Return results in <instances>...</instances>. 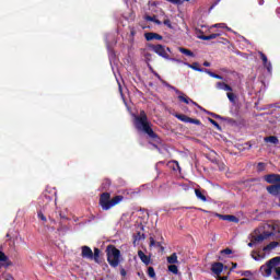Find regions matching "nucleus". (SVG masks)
Masks as SVG:
<instances>
[{"label":"nucleus","instance_id":"obj_61","mask_svg":"<svg viewBox=\"0 0 280 280\" xmlns=\"http://www.w3.org/2000/svg\"><path fill=\"white\" fill-rule=\"evenodd\" d=\"M220 1H222V0H217V3H220Z\"/></svg>","mask_w":280,"mask_h":280},{"label":"nucleus","instance_id":"obj_37","mask_svg":"<svg viewBox=\"0 0 280 280\" xmlns=\"http://www.w3.org/2000/svg\"><path fill=\"white\" fill-rule=\"evenodd\" d=\"M2 279H4V280H14V277L11 273H8V272L4 271L2 273Z\"/></svg>","mask_w":280,"mask_h":280},{"label":"nucleus","instance_id":"obj_28","mask_svg":"<svg viewBox=\"0 0 280 280\" xmlns=\"http://www.w3.org/2000/svg\"><path fill=\"white\" fill-rule=\"evenodd\" d=\"M273 279L280 280V265L273 267Z\"/></svg>","mask_w":280,"mask_h":280},{"label":"nucleus","instance_id":"obj_1","mask_svg":"<svg viewBox=\"0 0 280 280\" xmlns=\"http://www.w3.org/2000/svg\"><path fill=\"white\" fill-rule=\"evenodd\" d=\"M262 229L264 231L261 234H255L252 236V240L248 243L249 248H253V246H256V244H261L264 240H268V237L271 235H277V233H280V221H270L265 223Z\"/></svg>","mask_w":280,"mask_h":280},{"label":"nucleus","instance_id":"obj_27","mask_svg":"<svg viewBox=\"0 0 280 280\" xmlns=\"http://www.w3.org/2000/svg\"><path fill=\"white\" fill-rule=\"evenodd\" d=\"M175 117L179 119V121H184V124H188L189 117L183 114H176Z\"/></svg>","mask_w":280,"mask_h":280},{"label":"nucleus","instance_id":"obj_44","mask_svg":"<svg viewBox=\"0 0 280 280\" xmlns=\"http://www.w3.org/2000/svg\"><path fill=\"white\" fill-rule=\"evenodd\" d=\"M265 168H266V164L264 162H259L258 163V172H264Z\"/></svg>","mask_w":280,"mask_h":280},{"label":"nucleus","instance_id":"obj_14","mask_svg":"<svg viewBox=\"0 0 280 280\" xmlns=\"http://www.w3.org/2000/svg\"><path fill=\"white\" fill-rule=\"evenodd\" d=\"M144 38L145 40H162L163 36L158 33H145Z\"/></svg>","mask_w":280,"mask_h":280},{"label":"nucleus","instance_id":"obj_36","mask_svg":"<svg viewBox=\"0 0 280 280\" xmlns=\"http://www.w3.org/2000/svg\"><path fill=\"white\" fill-rule=\"evenodd\" d=\"M238 275H241V277H253V271L250 270L240 271Z\"/></svg>","mask_w":280,"mask_h":280},{"label":"nucleus","instance_id":"obj_5","mask_svg":"<svg viewBox=\"0 0 280 280\" xmlns=\"http://www.w3.org/2000/svg\"><path fill=\"white\" fill-rule=\"evenodd\" d=\"M163 86H166L171 91H174L176 95H178V100L180 102H184V104H192L194 106H197L200 110H202V107L198 105V103L194 102L191 98L187 97L183 92H180L178 89H176L174 85L167 83L166 81H162Z\"/></svg>","mask_w":280,"mask_h":280},{"label":"nucleus","instance_id":"obj_39","mask_svg":"<svg viewBox=\"0 0 280 280\" xmlns=\"http://www.w3.org/2000/svg\"><path fill=\"white\" fill-rule=\"evenodd\" d=\"M188 124H195V126H200V120L199 119H194L188 117Z\"/></svg>","mask_w":280,"mask_h":280},{"label":"nucleus","instance_id":"obj_58","mask_svg":"<svg viewBox=\"0 0 280 280\" xmlns=\"http://www.w3.org/2000/svg\"><path fill=\"white\" fill-rule=\"evenodd\" d=\"M118 86H119V89L121 90V84H120V83H118Z\"/></svg>","mask_w":280,"mask_h":280},{"label":"nucleus","instance_id":"obj_51","mask_svg":"<svg viewBox=\"0 0 280 280\" xmlns=\"http://www.w3.org/2000/svg\"><path fill=\"white\" fill-rule=\"evenodd\" d=\"M214 79H215V80H224V78H223L222 75H219V74H217V75L214 77Z\"/></svg>","mask_w":280,"mask_h":280},{"label":"nucleus","instance_id":"obj_42","mask_svg":"<svg viewBox=\"0 0 280 280\" xmlns=\"http://www.w3.org/2000/svg\"><path fill=\"white\" fill-rule=\"evenodd\" d=\"M173 163H174V167H173V170H174V172H180V165L178 164V161H173Z\"/></svg>","mask_w":280,"mask_h":280},{"label":"nucleus","instance_id":"obj_41","mask_svg":"<svg viewBox=\"0 0 280 280\" xmlns=\"http://www.w3.org/2000/svg\"><path fill=\"white\" fill-rule=\"evenodd\" d=\"M203 73H207L208 75H210V78H217L215 77L217 74L214 72H212L211 70H209V69H205Z\"/></svg>","mask_w":280,"mask_h":280},{"label":"nucleus","instance_id":"obj_30","mask_svg":"<svg viewBox=\"0 0 280 280\" xmlns=\"http://www.w3.org/2000/svg\"><path fill=\"white\" fill-rule=\"evenodd\" d=\"M148 276L151 278V279H154L156 277V272L154 271V267H149L148 268Z\"/></svg>","mask_w":280,"mask_h":280},{"label":"nucleus","instance_id":"obj_62","mask_svg":"<svg viewBox=\"0 0 280 280\" xmlns=\"http://www.w3.org/2000/svg\"><path fill=\"white\" fill-rule=\"evenodd\" d=\"M125 3H128V0H124Z\"/></svg>","mask_w":280,"mask_h":280},{"label":"nucleus","instance_id":"obj_48","mask_svg":"<svg viewBox=\"0 0 280 280\" xmlns=\"http://www.w3.org/2000/svg\"><path fill=\"white\" fill-rule=\"evenodd\" d=\"M106 187H110V180L106 179L105 183H103V189H106Z\"/></svg>","mask_w":280,"mask_h":280},{"label":"nucleus","instance_id":"obj_29","mask_svg":"<svg viewBox=\"0 0 280 280\" xmlns=\"http://www.w3.org/2000/svg\"><path fill=\"white\" fill-rule=\"evenodd\" d=\"M252 258H253L255 261H261V260L264 259V256L257 254V252H252Z\"/></svg>","mask_w":280,"mask_h":280},{"label":"nucleus","instance_id":"obj_24","mask_svg":"<svg viewBox=\"0 0 280 280\" xmlns=\"http://www.w3.org/2000/svg\"><path fill=\"white\" fill-rule=\"evenodd\" d=\"M167 264H178V256L176 253H173L171 256L167 257Z\"/></svg>","mask_w":280,"mask_h":280},{"label":"nucleus","instance_id":"obj_54","mask_svg":"<svg viewBox=\"0 0 280 280\" xmlns=\"http://www.w3.org/2000/svg\"><path fill=\"white\" fill-rule=\"evenodd\" d=\"M156 25H161V21L160 20H158L156 18H155V22H154Z\"/></svg>","mask_w":280,"mask_h":280},{"label":"nucleus","instance_id":"obj_22","mask_svg":"<svg viewBox=\"0 0 280 280\" xmlns=\"http://www.w3.org/2000/svg\"><path fill=\"white\" fill-rule=\"evenodd\" d=\"M211 117H213L214 119H221V121H229V124H231V121H233V119L229 118V117H222L218 114L214 113H210Z\"/></svg>","mask_w":280,"mask_h":280},{"label":"nucleus","instance_id":"obj_20","mask_svg":"<svg viewBox=\"0 0 280 280\" xmlns=\"http://www.w3.org/2000/svg\"><path fill=\"white\" fill-rule=\"evenodd\" d=\"M218 36H220V34H211V35H201L199 36L200 40H213L214 38H218Z\"/></svg>","mask_w":280,"mask_h":280},{"label":"nucleus","instance_id":"obj_55","mask_svg":"<svg viewBox=\"0 0 280 280\" xmlns=\"http://www.w3.org/2000/svg\"><path fill=\"white\" fill-rule=\"evenodd\" d=\"M155 78H158L161 82L163 81V79H161V75H159V73H155Z\"/></svg>","mask_w":280,"mask_h":280},{"label":"nucleus","instance_id":"obj_2","mask_svg":"<svg viewBox=\"0 0 280 280\" xmlns=\"http://www.w3.org/2000/svg\"><path fill=\"white\" fill-rule=\"evenodd\" d=\"M133 126L139 132L148 135L150 139H154L156 143H160L161 138L150 127V121H148V115L144 110H141L139 116L133 115Z\"/></svg>","mask_w":280,"mask_h":280},{"label":"nucleus","instance_id":"obj_57","mask_svg":"<svg viewBox=\"0 0 280 280\" xmlns=\"http://www.w3.org/2000/svg\"><path fill=\"white\" fill-rule=\"evenodd\" d=\"M276 13H277V14H280V8H278V9L276 10Z\"/></svg>","mask_w":280,"mask_h":280},{"label":"nucleus","instance_id":"obj_45","mask_svg":"<svg viewBox=\"0 0 280 280\" xmlns=\"http://www.w3.org/2000/svg\"><path fill=\"white\" fill-rule=\"evenodd\" d=\"M221 254L222 255H232L233 250H231V248H225V249L221 250Z\"/></svg>","mask_w":280,"mask_h":280},{"label":"nucleus","instance_id":"obj_56","mask_svg":"<svg viewBox=\"0 0 280 280\" xmlns=\"http://www.w3.org/2000/svg\"><path fill=\"white\" fill-rule=\"evenodd\" d=\"M259 5H264V0H259Z\"/></svg>","mask_w":280,"mask_h":280},{"label":"nucleus","instance_id":"obj_19","mask_svg":"<svg viewBox=\"0 0 280 280\" xmlns=\"http://www.w3.org/2000/svg\"><path fill=\"white\" fill-rule=\"evenodd\" d=\"M54 200V198H51V196H48L47 194H45L42 199H39V207H43V205H49V202H51Z\"/></svg>","mask_w":280,"mask_h":280},{"label":"nucleus","instance_id":"obj_50","mask_svg":"<svg viewBox=\"0 0 280 280\" xmlns=\"http://www.w3.org/2000/svg\"><path fill=\"white\" fill-rule=\"evenodd\" d=\"M120 275H121V277H126V275H127L126 269L121 268L120 269Z\"/></svg>","mask_w":280,"mask_h":280},{"label":"nucleus","instance_id":"obj_40","mask_svg":"<svg viewBox=\"0 0 280 280\" xmlns=\"http://www.w3.org/2000/svg\"><path fill=\"white\" fill-rule=\"evenodd\" d=\"M37 215H38L39 220H42L43 222H47V218L45 217V214H43V210H39Z\"/></svg>","mask_w":280,"mask_h":280},{"label":"nucleus","instance_id":"obj_53","mask_svg":"<svg viewBox=\"0 0 280 280\" xmlns=\"http://www.w3.org/2000/svg\"><path fill=\"white\" fill-rule=\"evenodd\" d=\"M203 67H211V62L205 61V62H203Z\"/></svg>","mask_w":280,"mask_h":280},{"label":"nucleus","instance_id":"obj_4","mask_svg":"<svg viewBox=\"0 0 280 280\" xmlns=\"http://www.w3.org/2000/svg\"><path fill=\"white\" fill-rule=\"evenodd\" d=\"M121 252L116 247L107 248V261L112 268H117L121 264Z\"/></svg>","mask_w":280,"mask_h":280},{"label":"nucleus","instance_id":"obj_6","mask_svg":"<svg viewBox=\"0 0 280 280\" xmlns=\"http://www.w3.org/2000/svg\"><path fill=\"white\" fill-rule=\"evenodd\" d=\"M276 266H280V257L271 258L267 264L260 267V273L262 277H270L272 275Z\"/></svg>","mask_w":280,"mask_h":280},{"label":"nucleus","instance_id":"obj_33","mask_svg":"<svg viewBox=\"0 0 280 280\" xmlns=\"http://www.w3.org/2000/svg\"><path fill=\"white\" fill-rule=\"evenodd\" d=\"M93 259L96 262L100 261V248H94Z\"/></svg>","mask_w":280,"mask_h":280},{"label":"nucleus","instance_id":"obj_49","mask_svg":"<svg viewBox=\"0 0 280 280\" xmlns=\"http://www.w3.org/2000/svg\"><path fill=\"white\" fill-rule=\"evenodd\" d=\"M164 25H166V27L172 28V22L170 20H164Z\"/></svg>","mask_w":280,"mask_h":280},{"label":"nucleus","instance_id":"obj_23","mask_svg":"<svg viewBox=\"0 0 280 280\" xmlns=\"http://www.w3.org/2000/svg\"><path fill=\"white\" fill-rule=\"evenodd\" d=\"M178 50L180 51V54H184V56H188L189 58H194V52L189 49H186L184 47H179Z\"/></svg>","mask_w":280,"mask_h":280},{"label":"nucleus","instance_id":"obj_21","mask_svg":"<svg viewBox=\"0 0 280 280\" xmlns=\"http://www.w3.org/2000/svg\"><path fill=\"white\" fill-rule=\"evenodd\" d=\"M265 142L273 143V145H277V143H279V138H277L276 136L266 137Z\"/></svg>","mask_w":280,"mask_h":280},{"label":"nucleus","instance_id":"obj_18","mask_svg":"<svg viewBox=\"0 0 280 280\" xmlns=\"http://www.w3.org/2000/svg\"><path fill=\"white\" fill-rule=\"evenodd\" d=\"M215 89H218L219 91H233V88L224 82H218L215 84Z\"/></svg>","mask_w":280,"mask_h":280},{"label":"nucleus","instance_id":"obj_60","mask_svg":"<svg viewBox=\"0 0 280 280\" xmlns=\"http://www.w3.org/2000/svg\"><path fill=\"white\" fill-rule=\"evenodd\" d=\"M110 40H113V35L109 36Z\"/></svg>","mask_w":280,"mask_h":280},{"label":"nucleus","instance_id":"obj_10","mask_svg":"<svg viewBox=\"0 0 280 280\" xmlns=\"http://www.w3.org/2000/svg\"><path fill=\"white\" fill-rule=\"evenodd\" d=\"M81 257H83V259H90L92 261L93 259V249H91V247L89 246H82L81 247Z\"/></svg>","mask_w":280,"mask_h":280},{"label":"nucleus","instance_id":"obj_35","mask_svg":"<svg viewBox=\"0 0 280 280\" xmlns=\"http://www.w3.org/2000/svg\"><path fill=\"white\" fill-rule=\"evenodd\" d=\"M208 121H210V124H212V126H214V128H217V130H222V127H220L218 121H215L214 119L209 118Z\"/></svg>","mask_w":280,"mask_h":280},{"label":"nucleus","instance_id":"obj_9","mask_svg":"<svg viewBox=\"0 0 280 280\" xmlns=\"http://www.w3.org/2000/svg\"><path fill=\"white\" fill-rule=\"evenodd\" d=\"M264 179L266 180V183H269V185H275V183H278V185H280V175L279 174L265 175Z\"/></svg>","mask_w":280,"mask_h":280},{"label":"nucleus","instance_id":"obj_16","mask_svg":"<svg viewBox=\"0 0 280 280\" xmlns=\"http://www.w3.org/2000/svg\"><path fill=\"white\" fill-rule=\"evenodd\" d=\"M138 257L145 266H150V256L145 255L143 250L138 252Z\"/></svg>","mask_w":280,"mask_h":280},{"label":"nucleus","instance_id":"obj_59","mask_svg":"<svg viewBox=\"0 0 280 280\" xmlns=\"http://www.w3.org/2000/svg\"><path fill=\"white\" fill-rule=\"evenodd\" d=\"M118 86H119V89L121 90V84H120V83H118Z\"/></svg>","mask_w":280,"mask_h":280},{"label":"nucleus","instance_id":"obj_63","mask_svg":"<svg viewBox=\"0 0 280 280\" xmlns=\"http://www.w3.org/2000/svg\"><path fill=\"white\" fill-rule=\"evenodd\" d=\"M184 1H189V0H184Z\"/></svg>","mask_w":280,"mask_h":280},{"label":"nucleus","instance_id":"obj_3","mask_svg":"<svg viewBox=\"0 0 280 280\" xmlns=\"http://www.w3.org/2000/svg\"><path fill=\"white\" fill-rule=\"evenodd\" d=\"M124 200V196L118 195L110 199V192H103L100 198V205L103 211H108V209H113L116 205H119Z\"/></svg>","mask_w":280,"mask_h":280},{"label":"nucleus","instance_id":"obj_15","mask_svg":"<svg viewBox=\"0 0 280 280\" xmlns=\"http://www.w3.org/2000/svg\"><path fill=\"white\" fill-rule=\"evenodd\" d=\"M185 67H188V69H192L194 71H198L199 73H205V69L198 67V62L189 63V62H183Z\"/></svg>","mask_w":280,"mask_h":280},{"label":"nucleus","instance_id":"obj_34","mask_svg":"<svg viewBox=\"0 0 280 280\" xmlns=\"http://www.w3.org/2000/svg\"><path fill=\"white\" fill-rule=\"evenodd\" d=\"M130 43H135V36H137V30H135V27L130 28Z\"/></svg>","mask_w":280,"mask_h":280},{"label":"nucleus","instance_id":"obj_47","mask_svg":"<svg viewBox=\"0 0 280 280\" xmlns=\"http://www.w3.org/2000/svg\"><path fill=\"white\" fill-rule=\"evenodd\" d=\"M145 21H150L151 23H154L156 21V16L147 15Z\"/></svg>","mask_w":280,"mask_h":280},{"label":"nucleus","instance_id":"obj_46","mask_svg":"<svg viewBox=\"0 0 280 280\" xmlns=\"http://www.w3.org/2000/svg\"><path fill=\"white\" fill-rule=\"evenodd\" d=\"M166 60H171V62H177L178 65H183L184 63L183 60L176 59V58H170L168 57V59H166Z\"/></svg>","mask_w":280,"mask_h":280},{"label":"nucleus","instance_id":"obj_52","mask_svg":"<svg viewBox=\"0 0 280 280\" xmlns=\"http://www.w3.org/2000/svg\"><path fill=\"white\" fill-rule=\"evenodd\" d=\"M235 268H237V262H232V268H231V270H235Z\"/></svg>","mask_w":280,"mask_h":280},{"label":"nucleus","instance_id":"obj_31","mask_svg":"<svg viewBox=\"0 0 280 280\" xmlns=\"http://www.w3.org/2000/svg\"><path fill=\"white\" fill-rule=\"evenodd\" d=\"M213 27H220L221 30H228V32H231V27L226 26L224 23L214 24Z\"/></svg>","mask_w":280,"mask_h":280},{"label":"nucleus","instance_id":"obj_8","mask_svg":"<svg viewBox=\"0 0 280 280\" xmlns=\"http://www.w3.org/2000/svg\"><path fill=\"white\" fill-rule=\"evenodd\" d=\"M151 49L152 51H154V54H158V56H161V58H164V60H170V55H167V52L172 51L170 47H165L161 44H158V45H152Z\"/></svg>","mask_w":280,"mask_h":280},{"label":"nucleus","instance_id":"obj_38","mask_svg":"<svg viewBox=\"0 0 280 280\" xmlns=\"http://www.w3.org/2000/svg\"><path fill=\"white\" fill-rule=\"evenodd\" d=\"M226 95H228V100H230L232 104H235V94L229 92Z\"/></svg>","mask_w":280,"mask_h":280},{"label":"nucleus","instance_id":"obj_25","mask_svg":"<svg viewBox=\"0 0 280 280\" xmlns=\"http://www.w3.org/2000/svg\"><path fill=\"white\" fill-rule=\"evenodd\" d=\"M195 194L198 200H201L202 202H207V197L202 194V191L196 189Z\"/></svg>","mask_w":280,"mask_h":280},{"label":"nucleus","instance_id":"obj_7","mask_svg":"<svg viewBox=\"0 0 280 280\" xmlns=\"http://www.w3.org/2000/svg\"><path fill=\"white\" fill-rule=\"evenodd\" d=\"M260 60H262L264 78H272V62L268 60V57L259 51Z\"/></svg>","mask_w":280,"mask_h":280},{"label":"nucleus","instance_id":"obj_64","mask_svg":"<svg viewBox=\"0 0 280 280\" xmlns=\"http://www.w3.org/2000/svg\"><path fill=\"white\" fill-rule=\"evenodd\" d=\"M225 280H226V278H225Z\"/></svg>","mask_w":280,"mask_h":280},{"label":"nucleus","instance_id":"obj_11","mask_svg":"<svg viewBox=\"0 0 280 280\" xmlns=\"http://www.w3.org/2000/svg\"><path fill=\"white\" fill-rule=\"evenodd\" d=\"M217 218H220V220H224L226 222H240V219H237V217L231 214H217Z\"/></svg>","mask_w":280,"mask_h":280},{"label":"nucleus","instance_id":"obj_26","mask_svg":"<svg viewBox=\"0 0 280 280\" xmlns=\"http://www.w3.org/2000/svg\"><path fill=\"white\" fill-rule=\"evenodd\" d=\"M150 246H154L155 248H161V250H164V248L161 246V242L154 241V237H150Z\"/></svg>","mask_w":280,"mask_h":280},{"label":"nucleus","instance_id":"obj_17","mask_svg":"<svg viewBox=\"0 0 280 280\" xmlns=\"http://www.w3.org/2000/svg\"><path fill=\"white\" fill-rule=\"evenodd\" d=\"M106 47L109 56V61L113 62L115 60V51L113 50V47L110 46V43L108 42V37L105 38Z\"/></svg>","mask_w":280,"mask_h":280},{"label":"nucleus","instance_id":"obj_32","mask_svg":"<svg viewBox=\"0 0 280 280\" xmlns=\"http://www.w3.org/2000/svg\"><path fill=\"white\" fill-rule=\"evenodd\" d=\"M168 271L172 272L173 275L178 273V267L176 265H170L168 266Z\"/></svg>","mask_w":280,"mask_h":280},{"label":"nucleus","instance_id":"obj_13","mask_svg":"<svg viewBox=\"0 0 280 280\" xmlns=\"http://www.w3.org/2000/svg\"><path fill=\"white\" fill-rule=\"evenodd\" d=\"M211 270L213 275H222V270H224V265L222 262H214L211 266Z\"/></svg>","mask_w":280,"mask_h":280},{"label":"nucleus","instance_id":"obj_43","mask_svg":"<svg viewBox=\"0 0 280 280\" xmlns=\"http://www.w3.org/2000/svg\"><path fill=\"white\" fill-rule=\"evenodd\" d=\"M170 3H174V5H183V0H167Z\"/></svg>","mask_w":280,"mask_h":280},{"label":"nucleus","instance_id":"obj_12","mask_svg":"<svg viewBox=\"0 0 280 280\" xmlns=\"http://www.w3.org/2000/svg\"><path fill=\"white\" fill-rule=\"evenodd\" d=\"M267 191L271 196H279L280 195V184L268 186Z\"/></svg>","mask_w":280,"mask_h":280}]
</instances>
